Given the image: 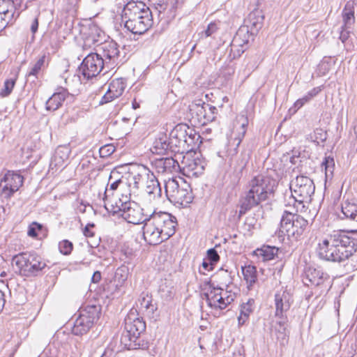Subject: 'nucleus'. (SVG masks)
<instances>
[{"label": "nucleus", "mask_w": 357, "mask_h": 357, "mask_svg": "<svg viewBox=\"0 0 357 357\" xmlns=\"http://www.w3.org/2000/svg\"><path fill=\"white\" fill-rule=\"evenodd\" d=\"M356 250V240L348 233L338 231L328 236L319 243L318 254L325 260L341 262L351 257Z\"/></svg>", "instance_id": "nucleus-1"}, {"label": "nucleus", "mask_w": 357, "mask_h": 357, "mask_svg": "<svg viewBox=\"0 0 357 357\" xmlns=\"http://www.w3.org/2000/svg\"><path fill=\"white\" fill-rule=\"evenodd\" d=\"M143 227L144 240L150 245H158L175 233L176 218L166 212L149 215Z\"/></svg>", "instance_id": "nucleus-2"}, {"label": "nucleus", "mask_w": 357, "mask_h": 357, "mask_svg": "<svg viewBox=\"0 0 357 357\" xmlns=\"http://www.w3.org/2000/svg\"><path fill=\"white\" fill-rule=\"evenodd\" d=\"M121 21L125 28L134 34L145 33L153 24L149 8L140 1H130L123 7Z\"/></svg>", "instance_id": "nucleus-3"}, {"label": "nucleus", "mask_w": 357, "mask_h": 357, "mask_svg": "<svg viewBox=\"0 0 357 357\" xmlns=\"http://www.w3.org/2000/svg\"><path fill=\"white\" fill-rule=\"evenodd\" d=\"M275 180L264 175L255 176L249 182V190L240 201V215L266 200L273 193Z\"/></svg>", "instance_id": "nucleus-4"}, {"label": "nucleus", "mask_w": 357, "mask_h": 357, "mask_svg": "<svg viewBox=\"0 0 357 357\" xmlns=\"http://www.w3.org/2000/svg\"><path fill=\"white\" fill-rule=\"evenodd\" d=\"M291 196L296 212H303L304 203H310L315 187L313 181L305 176H298L290 183Z\"/></svg>", "instance_id": "nucleus-5"}, {"label": "nucleus", "mask_w": 357, "mask_h": 357, "mask_svg": "<svg viewBox=\"0 0 357 357\" xmlns=\"http://www.w3.org/2000/svg\"><path fill=\"white\" fill-rule=\"evenodd\" d=\"M165 188L167 199L174 204L186 206L193 200L190 184L181 177L165 181Z\"/></svg>", "instance_id": "nucleus-6"}, {"label": "nucleus", "mask_w": 357, "mask_h": 357, "mask_svg": "<svg viewBox=\"0 0 357 357\" xmlns=\"http://www.w3.org/2000/svg\"><path fill=\"white\" fill-rule=\"evenodd\" d=\"M308 222L300 215L285 211L280 221V232L289 238L298 239L307 227Z\"/></svg>", "instance_id": "nucleus-7"}, {"label": "nucleus", "mask_w": 357, "mask_h": 357, "mask_svg": "<svg viewBox=\"0 0 357 357\" xmlns=\"http://www.w3.org/2000/svg\"><path fill=\"white\" fill-rule=\"evenodd\" d=\"M13 263L24 276L36 275L46 266L42 258L34 253H20L13 258Z\"/></svg>", "instance_id": "nucleus-8"}, {"label": "nucleus", "mask_w": 357, "mask_h": 357, "mask_svg": "<svg viewBox=\"0 0 357 357\" xmlns=\"http://www.w3.org/2000/svg\"><path fill=\"white\" fill-rule=\"evenodd\" d=\"M100 309L96 305H88L79 311L74 321L72 332L75 335L86 334L99 317Z\"/></svg>", "instance_id": "nucleus-9"}, {"label": "nucleus", "mask_w": 357, "mask_h": 357, "mask_svg": "<svg viewBox=\"0 0 357 357\" xmlns=\"http://www.w3.org/2000/svg\"><path fill=\"white\" fill-rule=\"evenodd\" d=\"M229 288V286L224 289L209 285L208 289L204 293L208 306L215 309L226 308L236 297V293Z\"/></svg>", "instance_id": "nucleus-10"}, {"label": "nucleus", "mask_w": 357, "mask_h": 357, "mask_svg": "<svg viewBox=\"0 0 357 357\" xmlns=\"http://www.w3.org/2000/svg\"><path fill=\"white\" fill-rule=\"evenodd\" d=\"M206 162L196 153H188L182 156L181 166L183 174L188 177H198L204 173Z\"/></svg>", "instance_id": "nucleus-11"}, {"label": "nucleus", "mask_w": 357, "mask_h": 357, "mask_svg": "<svg viewBox=\"0 0 357 357\" xmlns=\"http://www.w3.org/2000/svg\"><path fill=\"white\" fill-rule=\"evenodd\" d=\"M105 64L98 53H91L83 60L79 67V72L84 79H89L97 76Z\"/></svg>", "instance_id": "nucleus-12"}, {"label": "nucleus", "mask_w": 357, "mask_h": 357, "mask_svg": "<svg viewBox=\"0 0 357 357\" xmlns=\"http://www.w3.org/2000/svg\"><path fill=\"white\" fill-rule=\"evenodd\" d=\"M24 178L20 174L8 171L0 180V195L10 198L22 185Z\"/></svg>", "instance_id": "nucleus-13"}, {"label": "nucleus", "mask_w": 357, "mask_h": 357, "mask_svg": "<svg viewBox=\"0 0 357 357\" xmlns=\"http://www.w3.org/2000/svg\"><path fill=\"white\" fill-rule=\"evenodd\" d=\"M121 206L123 207L121 216L128 223L138 225L143 223L149 218V215L145 213L143 208L134 202L130 203L124 202V204H121Z\"/></svg>", "instance_id": "nucleus-14"}, {"label": "nucleus", "mask_w": 357, "mask_h": 357, "mask_svg": "<svg viewBox=\"0 0 357 357\" xmlns=\"http://www.w3.org/2000/svg\"><path fill=\"white\" fill-rule=\"evenodd\" d=\"M185 135H187V126L185 124H178L171 131L169 139L172 151L183 153Z\"/></svg>", "instance_id": "nucleus-15"}, {"label": "nucleus", "mask_w": 357, "mask_h": 357, "mask_svg": "<svg viewBox=\"0 0 357 357\" xmlns=\"http://www.w3.org/2000/svg\"><path fill=\"white\" fill-rule=\"evenodd\" d=\"M126 81L123 78H116L112 79L108 86L106 93L101 98L99 105H104L111 102L122 95L126 89Z\"/></svg>", "instance_id": "nucleus-16"}, {"label": "nucleus", "mask_w": 357, "mask_h": 357, "mask_svg": "<svg viewBox=\"0 0 357 357\" xmlns=\"http://www.w3.org/2000/svg\"><path fill=\"white\" fill-rule=\"evenodd\" d=\"M22 2L23 0H0V18L8 24L11 23Z\"/></svg>", "instance_id": "nucleus-17"}, {"label": "nucleus", "mask_w": 357, "mask_h": 357, "mask_svg": "<svg viewBox=\"0 0 357 357\" xmlns=\"http://www.w3.org/2000/svg\"><path fill=\"white\" fill-rule=\"evenodd\" d=\"M292 301V296L288 291H278L275 294V316L282 318L284 313L290 308Z\"/></svg>", "instance_id": "nucleus-18"}, {"label": "nucleus", "mask_w": 357, "mask_h": 357, "mask_svg": "<svg viewBox=\"0 0 357 357\" xmlns=\"http://www.w3.org/2000/svg\"><path fill=\"white\" fill-rule=\"evenodd\" d=\"M84 45L91 47L93 45H102L105 40V33L96 25L89 26L87 31L84 33Z\"/></svg>", "instance_id": "nucleus-19"}, {"label": "nucleus", "mask_w": 357, "mask_h": 357, "mask_svg": "<svg viewBox=\"0 0 357 357\" xmlns=\"http://www.w3.org/2000/svg\"><path fill=\"white\" fill-rule=\"evenodd\" d=\"M155 170L158 173H171L180 168L178 160L172 157L155 159L153 162Z\"/></svg>", "instance_id": "nucleus-20"}, {"label": "nucleus", "mask_w": 357, "mask_h": 357, "mask_svg": "<svg viewBox=\"0 0 357 357\" xmlns=\"http://www.w3.org/2000/svg\"><path fill=\"white\" fill-rule=\"evenodd\" d=\"M102 53L99 54L105 65L114 63L119 57L118 45L113 42L104 43L101 46Z\"/></svg>", "instance_id": "nucleus-21"}, {"label": "nucleus", "mask_w": 357, "mask_h": 357, "mask_svg": "<svg viewBox=\"0 0 357 357\" xmlns=\"http://www.w3.org/2000/svg\"><path fill=\"white\" fill-rule=\"evenodd\" d=\"M70 152L71 150L68 145L59 146L50 163L52 168L62 169L65 166Z\"/></svg>", "instance_id": "nucleus-22"}, {"label": "nucleus", "mask_w": 357, "mask_h": 357, "mask_svg": "<svg viewBox=\"0 0 357 357\" xmlns=\"http://www.w3.org/2000/svg\"><path fill=\"white\" fill-rule=\"evenodd\" d=\"M125 327L128 333L134 338H137L146 329L145 322L140 318L132 319L128 317L125 321Z\"/></svg>", "instance_id": "nucleus-23"}, {"label": "nucleus", "mask_w": 357, "mask_h": 357, "mask_svg": "<svg viewBox=\"0 0 357 357\" xmlns=\"http://www.w3.org/2000/svg\"><path fill=\"white\" fill-rule=\"evenodd\" d=\"M55 92L46 102L47 110H57L62 102L65 100L66 98L68 95V92L66 89L62 86H59Z\"/></svg>", "instance_id": "nucleus-24"}, {"label": "nucleus", "mask_w": 357, "mask_h": 357, "mask_svg": "<svg viewBox=\"0 0 357 357\" xmlns=\"http://www.w3.org/2000/svg\"><path fill=\"white\" fill-rule=\"evenodd\" d=\"M202 137L194 130L187 127V135H185V145L183 148V153H192V151L198 148L202 144Z\"/></svg>", "instance_id": "nucleus-25"}, {"label": "nucleus", "mask_w": 357, "mask_h": 357, "mask_svg": "<svg viewBox=\"0 0 357 357\" xmlns=\"http://www.w3.org/2000/svg\"><path fill=\"white\" fill-rule=\"evenodd\" d=\"M248 125V116L243 114H241L236 116V120L234 123V126L236 128H239V131L237 137L234 139V142H236V147L234 149L235 152L236 151L238 147L239 146L241 141L243 140L245 135Z\"/></svg>", "instance_id": "nucleus-26"}, {"label": "nucleus", "mask_w": 357, "mask_h": 357, "mask_svg": "<svg viewBox=\"0 0 357 357\" xmlns=\"http://www.w3.org/2000/svg\"><path fill=\"white\" fill-rule=\"evenodd\" d=\"M169 148L172 149L169 138L167 137V135L160 133L155 139L151 150L153 153L162 155L164 154Z\"/></svg>", "instance_id": "nucleus-27"}, {"label": "nucleus", "mask_w": 357, "mask_h": 357, "mask_svg": "<svg viewBox=\"0 0 357 357\" xmlns=\"http://www.w3.org/2000/svg\"><path fill=\"white\" fill-rule=\"evenodd\" d=\"M150 174L143 167L139 172L132 174L127 179L129 185L137 192V190L142 186L147 179H149Z\"/></svg>", "instance_id": "nucleus-28"}, {"label": "nucleus", "mask_w": 357, "mask_h": 357, "mask_svg": "<svg viewBox=\"0 0 357 357\" xmlns=\"http://www.w3.org/2000/svg\"><path fill=\"white\" fill-rule=\"evenodd\" d=\"M248 40H241V32H238L234 36L231 45L229 57L231 59H235L239 57L245 51L244 45L247 44Z\"/></svg>", "instance_id": "nucleus-29"}, {"label": "nucleus", "mask_w": 357, "mask_h": 357, "mask_svg": "<svg viewBox=\"0 0 357 357\" xmlns=\"http://www.w3.org/2000/svg\"><path fill=\"white\" fill-rule=\"evenodd\" d=\"M243 278L246 282L247 288L249 290L252 289L254 285L257 281V268L252 265H246L241 268Z\"/></svg>", "instance_id": "nucleus-30"}, {"label": "nucleus", "mask_w": 357, "mask_h": 357, "mask_svg": "<svg viewBox=\"0 0 357 357\" xmlns=\"http://www.w3.org/2000/svg\"><path fill=\"white\" fill-rule=\"evenodd\" d=\"M264 17L258 10L251 12L247 20V26L252 33L257 32L263 25Z\"/></svg>", "instance_id": "nucleus-31"}, {"label": "nucleus", "mask_w": 357, "mask_h": 357, "mask_svg": "<svg viewBox=\"0 0 357 357\" xmlns=\"http://www.w3.org/2000/svg\"><path fill=\"white\" fill-rule=\"evenodd\" d=\"M119 174L116 171H112L109 178V190H115L119 188L120 190H123L124 188H128V183L127 179L123 176L119 178Z\"/></svg>", "instance_id": "nucleus-32"}, {"label": "nucleus", "mask_w": 357, "mask_h": 357, "mask_svg": "<svg viewBox=\"0 0 357 357\" xmlns=\"http://www.w3.org/2000/svg\"><path fill=\"white\" fill-rule=\"evenodd\" d=\"M152 196V199L155 197H160L161 189L159 182L153 174H150L149 179H147L145 188V194Z\"/></svg>", "instance_id": "nucleus-33"}, {"label": "nucleus", "mask_w": 357, "mask_h": 357, "mask_svg": "<svg viewBox=\"0 0 357 357\" xmlns=\"http://www.w3.org/2000/svg\"><path fill=\"white\" fill-rule=\"evenodd\" d=\"M278 248L275 246L264 245L254 251V254L262 261H269L278 255Z\"/></svg>", "instance_id": "nucleus-34"}, {"label": "nucleus", "mask_w": 357, "mask_h": 357, "mask_svg": "<svg viewBox=\"0 0 357 357\" xmlns=\"http://www.w3.org/2000/svg\"><path fill=\"white\" fill-rule=\"evenodd\" d=\"M215 113H191V123L194 126H204L215 119Z\"/></svg>", "instance_id": "nucleus-35"}, {"label": "nucleus", "mask_w": 357, "mask_h": 357, "mask_svg": "<svg viewBox=\"0 0 357 357\" xmlns=\"http://www.w3.org/2000/svg\"><path fill=\"white\" fill-rule=\"evenodd\" d=\"M342 21L343 24L342 26L344 29H351L355 22L354 8L352 3L347 2L342 10Z\"/></svg>", "instance_id": "nucleus-36"}, {"label": "nucleus", "mask_w": 357, "mask_h": 357, "mask_svg": "<svg viewBox=\"0 0 357 357\" xmlns=\"http://www.w3.org/2000/svg\"><path fill=\"white\" fill-rule=\"evenodd\" d=\"M152 298L149 294H142L137 303V307L142 312L152 314L155 310V306L152 303Z\"/></svg>", "instance_id": "nucleus-37"}, {"label": "nucleus", "mask_w": 357, "mask_h": 357, "mask_svg": "<svg viewBox=\"0 0 357 357\" xmlns=\"http://www.w3.org/2000/svg\"><path fill=\"white\" fill-rule=\"evenodd\" d=\"M305 274L306 279L308 280L311 284L315 286L322 284L326 275L321 270L311 268L306 271Z\"/></svg>", "instance_id": "nucleus-38"}, {"label": "nucleus", "mask_w": 357, "mask_h": 357, "mask_svg": "<svg viewBox=\"0 0 357 357\" xmlns=\"http://www.w3.org/2000/svg\"><path fill=\"white\" fill-rule=\"evenodd\" d=\"M152 198L153 197L151 195H144L142 201V207L144 210L145 213H146L149 215L158 213L155 212V205L160 197H155L154 199Z\"/></svg>", "instance_id": "nucleus-39"}, {"label": "nucleus", "mask_w": 357, "mask_h": 357, "mask_svg": "<svg viewBox=\"0 0 357 357\" xmlns=\"http://www.w3.org/2000/svg\"><path fill=\"white\" fill-rule=\"evenodd\" d=\"M254 299H249L246 303H243L241 306L240 315L238 318V324L243 325L246 321L250 313L254 309Z\"/></svg>", "instance_id": "nucleus-40"}, {"label": "nucleus", "mask_w": 357, "mask_h": 357, "mask_svg": "<svg viewBox=\"0 0 357 357\" xmlns=\"http://www.w3.org/2000/svg\"><path fill=\"white\" fill-rule=\"evenodd\" d=\"M342 213L344 215L341 218H349L351 220L357 222V205L353 203L345 202L342 205Z\"/></svg>", "instance_id": "nucleus-41"}, {"label": "nucleus", "mask_w": 357, "mask_h": 357, "mask_svg": "<svg viewBox=\"0 0 357 357\" xmlns=\"http://www.w3.org/2000/svg\"><path fill=\"white\" fill-rule=\"evenodd\" d=\"M322 90V86H317L310 91L307 95L303 98L298 99L294 104L296 109H299L303 105L310 101L317 94H319Z\"/></svg>", "instance_id": "nucleus-42"}, {"label": "nucleus", "mask_w": 357, "mask_h": 357, "mask_svg": "<svg viewBox=\"0 0 357 357\" xmlns=\"http://www.w3.org/2000/svg\"><path fill=\"white\" fill-rule=\"evenodd\" d=\"M45 59L46 56L45 54L41 56L30 68L29 72L27 73V76L29 77L32 76L37 77L39 73L45 66Z\"/></svg>", "instance_id": "nucleus-43"}, {"label": "nucleus", "mask_w": 357, "mask_h": 357, "mask_svg": "<svg viewBox=\"0 0 357 357\" xmlns=\"http://www.w3.org/2000/svg\"><path fill=\"white\" fill-rule=\"evenodd\" d=\"M128 275V268L127 266H121L115 272L114 281L117 282V286H121L127 280Z\"/></svg>", "instance_id": "nucleus-44"}, {"label": "nucleus", "mask_w": 357, "mask_h": 357, "mask_svg": "<svg viewBox=\"0 0 357 357\" xmlns=\"http://www.w3.org/2000/svg\"><path fill=\"white\" fill-rule=\"evenodd\" d=\"M54 339L55 341H56L62 347H66L71 342L73 337L68 333H66L65 331H59L56 333L54 335Z\"/></svg>", "instance_id": "nucleus-45"}, {"label": "nucleus", "mask_w": 357, "mask_h": 357, "mask_svg": "<svg viewBox=\"0 0 357 357\" xmlns=\"http://www.w3.org/2000/svg\"><path fill=\"white\" fill-rule=\"evenodd\" d=\"M105 208L107 211L113 214H119L123 213V207L121 206L119 199L116 201L114 203L112 200L106 199L105 201Z\"/></svg>", "instance_id": "nucleus-46"}, {"label": "nucleus", "mask_w": 357, "mask_h": 357, "mask_svg": "<svg viewBox=\"0 0 357 357\" xmlns=\"http://www.w3.org/2000/svg\"><path fill=\"white\" fill-rule=\"evenodd\" d=\"M121 197H119V203L122 205L124 204V202L126 203H130V197L131 195L133 193H136L135 190H134L129 185L128 188H124L123 190H121Z\"/></svg>", "instance_id": "nucleus-47"}, {"label": "nucleus", "mask_w": 357, "mask_h": 357, "mask_svg": "<svg viewBox=\"0 0 357 357\" xmlns=\"http://www.w3.org/2000/svg\"><path fill=\"white\" fill-rule=\"evenodd\" d=\"M73 243L68 240H63L61 241L59 244V251L61 252V253L65 255L70 254V252L73 250Z\"/></svg>", "instance_id": "nucleus-48"}, {"label": "nucleus", "mask_w": 357, "mask_h": 357, "mask_svg": "<svg viewBox=\"0 0 357 357\" xmlns=\"http://www.w3.org/2000/svg\"><path fill=\"white\" fill-rule=\"evenodd\" d=\"M15 84V81L14 79H8L4 82L3 88L0 91V96L2 97H5L8 96Z\"/></svg>", "instance_id": "nucleus-49"}, {"label": "nucleus", "mask_w": 357, "mask_h": 357, "mask_svg": "<svg viewBox=\"0 0 357 357\" xmlns=\"http://www.w3.org/2000/svg\"><path fill=\"white\" fill-rule=\"evenodd\" d=\"M217 30H218L217 24L214 22H211L208 25L206 29L202 31L199 34H200L201 38H207V37L212 36L214 33H215L217 31Z\"/></svg>", "instance_id": "nucleus-50"}, {"label": "nucleus", "mask_w": 357, "mask_h": 357, "mask_svg": "<svg viewBox=\"0 0 357 357\" xmlns=\"http://www.w3.org/2000/svg\"><path fill=\"white\" fill-rule=\"evenodd\" d=\"M42 226L40 224L37 222H33L31 225H29L28 228V236L33 238L36 237L38 236L37 231L40 230Z\"/></svg>", "instance_id": "nucleus-51"}, {"label": "nucleus", "mask_w": 357, "mask_h": 357, "mask_svg": "<svg viewBox=\"0 0 357 357\" xmlns=\"http://www.w3.org/2000/svg\"><path fill=\"white\" fill-rule=\"evenodd\" d=\"M207 255H208V259L211 262H217L220 259L217 251L213 248L209 249L208 250Z\"/></svg>", "instance_id": "nucleus-52"}, {"label": "nucleus", "mask_w": 357, "mask_h": 357, "mask_svg": "<svg viewBox=\"0 0 357 357\" xmlns=\"http://www.w3.org/2000/svg\"><path fill=\"white\" fill-rule=\"evenodd\" d=\"M350 29H344L342 26H341V32L340 34V40L344 43H345L347 39L349 38L350 36Z\"/></svg>", "instance_id": "nucleus-53"}, {"label": "nucleus", "mask_w": 357, "mask_h": 357, "mask_svg": "<svg viewBox=\"0 0 357 357\" xmlns=\"http://www.w3.org/2000/svg\"><path fill=\"white\" fill-rule=\"evenodd\" d=\"M38 29V17H35L31 21L30 30L33 34H35Z\"/></svg>", "instance_id": "nucleus-54"}, {"label": "nucleus", "mask_w": 357, "mask_h": 357, "mask_svg": "<svg viewBox=\"0 0 357 357\" xmlns=\"http://www.w3.org/2000/svg\"><path fill=\"white\" fill-rule=\"evenodd\" d=\"M94 227L93 224H88L84 229L83 233L86 237H93L94 232L91 230Z\"/></svg>", "instance_id": "nucleus-55"}, {"label": "nucleus", "mask_w": 357, "mask_h": 357, "mask_svg": "<svg viewBox=\"0 0 357 357\" xmlns=\"http://www.w3.org/2000/svg\"><path fill=\"white\" fill-rule=\"evenodd\" d=\"M114 151V149L112 146H105L100 149V154L106 153L109 155L110 153H113Z\"/></svg>", "instance_id": "nucleus-56"}, {"label": "nucleus", "mask_w": 357, "mask_h": 357, "mask_svg": "<svg viewBox=\"0 0 357 357\" xmlns=\"http://www.w3.org/2000/svg\"><path fill=\"white\" fill-rule=\"evenodd\" d=\"M101 279V275L99 271H96L92 276V282L94 283L98 282Z\"/></svg>", "instance_id": "nucleus-57"}, {"label": "nucleus", "mask_w": 357, "mask_h": 357, "mask_svg": "<svg viewBox=\"0 0 357 357\" xmlns=\"http://www.w3.org/2000/svg\"><path fill=\"white\" fill-rule=\"evenodd\" d=\"M4 304H5L4 294L1 291H0V312L3 308Z\"/></svg>", "instance_id": "nucleus-58"}, {"label": "nucleus", "mask_w": 357, "mask_h": 357, "mask_svg": "<svg viewBox=\"0 0 357 357\" xmlns=\"http://www.w3.org/2000/svg\"><path fill=\"white\" fill-rule=\"evenodd\" d=\"M333 160L332 158H326L325 161L323 162V165H325L326 169L329 167V165L333 163Z\"/></svg>", "instance_id": "nucleus-59"}, {"label": "nucleus", "mask_w": 357, "mask_h": 357, "mask_svg": "<svg viewBox=\"0 0 357 357\" xmlns=\"http://www.w3.org/2000/svg\"><path fill=\"white\" fill-rule=\"evenodd\" d=\"M132 108L133 109H137L139 108V103L137 102L135 100H134L132 102Z\"/></svg>", "instance_id": "nucleus-60"}, {"label": "nucleus", "mask_w": 357, "mask_h": 357, "mask_svg": "<svg viewBox=\"0 0 357 357\" xmlns=\"http://www.w3.org/2000/svg\"><path fill=\"white\" fill-rule=\"evenodd\" d=\"M8 24L5 21H3L2 18H0V31L3 29Z\"/></svg>", "instance_id": "nucleus-61"}, {"label": "nucleus", "mask_w": 357, "mask_h": 357, "mask_svg": "<svg viewBox=\"0 0 357 357\" xmlns=\"http://www.w3.org/2000/svg\"><path fill=\"white\" fill-rule=\"evenodd\" d=\"M354 130V133H355V135H356V136L357 137V119H356V123H355Z\"/></svg>", "instance_id": "nucleus-62"}, {"label": "nucleus", "mask_w": 357, "mask_h": 357, "mask_svg": "<svg viewBox=\"0 0 357 357\" xmlns=\"http://www.w3.org/2000/svg\"><path fill=\"white\" fill-rule=\"evenodd\" d=\"M202 266H203V267H204L205 269H207V268L208 267V266H209V265H208V264L207 262L204 261V262L202 263Z\"/></svg>", "instance_id": "nucleus-63"}, {"label": "nucleus", "mask_w": 357, "mask_h": 357, "mask_svg": "<svg viewBox=\"0 0 357 357\" xmlns=\"http://www.w3.org/2000/svg\"><path fill=\"white\" fill-rule=\"evenodd\" d=\"M183 2V0H175V3L178 6L180 4H182Z\"/></svg>", "instance_id": "nucleus-64"}]
</instances>
